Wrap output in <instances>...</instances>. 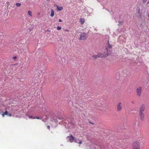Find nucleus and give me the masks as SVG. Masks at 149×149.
I'll return each instance as SVG.
<instances>
[{"label": "nucleus", "instance_id": "obj_1", "mask_svg": "<svg viewBox=\"0 0 149 149\" xmlns=\"http://www.w3.org/2000/svg\"><path fill=\"white\" fill-rule=\"evenodd\" d=\"M87 36L86 33L85 32L82 33H81L79 40H86L87 38Z\"/></svg>", "mask_w": 149, "mask_h": 149}, {"label": "nucleus", "instance_id": "obj_2", "mask_svg": "<svg viewBox=\"0 0 149 149\" xmlns=\"http://www.w3.org/2000/svg\"><path fill=\"white\" fill-rule=\"evenodd\" d=\"M136 92L137 95L138 97L140 96L142 92V87L139 86L136 89Z\"/></svg>", "mask_w": 149, "mask_h": 149}, {"label": "nucleus", "instance_id": "obj_3", "mask_svg": "<svg viewBox=\"0 0 149 149\" xmlns=\"http://www.w3.org/2000/svg\"><path fill=\"white\" fill-rule=\"evenodd\" d=\"M133 149H139V146L138 142H134L133 144Z\"/></svg>", "mask_w": 149, "mask_h": 149}, {"label": "nucleus", "instance_id": "obj_4", "mask_svg": "<svg viewBox=\"0 0 149 149\" xmlns=\"http://www.w3.org/2000/svg\"><path fill=\"white\" fill-rule=\"evenodd\" d=\"M122 103L120 102L118 103L117 105V110L118 111H120L122 110Z\"/></svg>", "mask_w": 149, "mask_h": 149}, {"label": "nucleus", "instance_id": "obj_5", "mask_svg": "<svg viewBox=\"0 0 149 149\" xmlns=\"http://www.w3.org/2000/svg\"><path fill=\"white\" fill-rule=\"evenodd\" d=\"M68 137H69V140L70 143H72L73 141L74 140V138L72 135H70L69 136H68Z\"/></svg>", "mask_w": 149, "mask_h": 149}, {"label": "nucleus", "instance_id": "obj_6", "mask_svg": "<svg viewBox=\"0 0 149 149\" xmlns=\"http://www.w3.org/2000/svg\"><path fill=\"white\" fill-rule=\"evenodd\" d=\"M139 116L140 119L141 120H144V116L143 113L139 112Z\"/></svg>", "mask_w": 149, "mask_h": 149}, {"label": "nucleus", "instance_id": "obj_7", "mask_svg": "<svg viewBox=\"0 0 149 149\" xmlns=\"http://www.w3.org/2000/svg\"><path fill=\"white\" fill-rule=\"evenodd\" d=\"M145 109V107L144 105H142L141 107L139 112L143 113Z\"/></svg>", "mask_w": 149, "mask_h": 149}, {"label": "nucleus", "instance_id": "obj_8", "mask_svg": "<svg viewBox=\"0 0 149 149\" xmlns=\"http://www.w3.org/2000/svg\"><path fill=\"white\" fill-rule=\"evenodd\" d=\"M103 56L100 54H98L97 55H93L92 56L93 58H97L98 57H102Z\"/></svg>", "mask_w": 149, "mask_h": 149}, {"label": "nucleus", "instance_id": "obj_9", "mask_svg": "<svg viewBox=\"0 0 149 149\" xmlns=\"http://www.w3.org/2000/svg\"><path fill=\"white\" fill-rule=\"evenodd\" d=\"M112 46L110 45H109V44L107 46L106 48V49L107 51V52H108L109 50H110L111 49Z\"/></svg>", "mask_w": 149, "mask_h": 149}, {"label": "nucleus", "instance_id": "obj_10", "mask_svg": "<svg viewBox=\"0 0 149 149\" xmlns=\"http://www.w3.org/2000/svg\"><path fill=\"white\" fill-rule=\"evenodd\" d=\"M56 7L57 10L61 11L63 9V7H59L58 5L56 6Z\"/></svg>", "mask_w": 149, "mask_h": 149}, {"label": "nucleus", "instance_id": "obj_11", "mask_svg": "<svg viewBox=\"0 0 149 149\" xmlns=\"http://www.w3.org/2000/svg\"><path fill=\"white\" fill-rule=\"evenodd\" d=\"M54 13L53 10L51 9V13L50 14V16L53 17L54 16Z\"/></svg>", "mask_w": 149, "mask_h": 149}, {"label": "nucleus", "instance_id": "obj_12", "mask_svg": "<svg viewBox=\"0 0 149 149\" xmlns=\"http://www.w3.org/2000/svg\"><path fill=\"white\" fill-rule=\"evenodd\" d=\"M141 13L140 12V9H139L137 12V15L138 17H140L141 16Z\"/></svg>", "mask_w": 149, "mask_h": 149}, {"label": "nucleus", "instance_id": "obj_13", "mask_svg": "<svg viewBox=\"0 0 149 149\" xmlns=\"http://www.w3.org/2000/svg\"><path fill=\"white\" fill-rule=\"evenodd\" d=\"M80 21L81 24H83L85 22V19L83 18H81Z\"/></svg>", "mask_w": 149, "mask_h": 149}, {"label": "nucleus", "instance_id": "obj_14", "mask_svg": "<svg viewBox=\"0 0 149 149\" xmlns=\"http://www.w3.org/2000/svg\"><path fill=\"white\" fill-rule=\"evenodd\" d=\"M28 14L30 16H32V12L31 11H29L28 12Z\"/></svg>", "mask_w": 149, "mask_h": 149}, {"label": "nucleus", "instance_id": "obj_15", "mask_svg": "<svg viewBox=\"0 0 149 149\" xmlns=\"http://www.w3.org/2000/svg\"><path fill=\"white\" fill-rule=\"evenodd\" d=\"M16 5L17 7H19L21 6V4L20 3H17Z\"/></svg>", "mask_w": 149, "mask_h": 149}, {"label": "nucleus", "instance_id": "obj_16", "mask_svg": "<svg viewBox=\"0 0 149 149\" xmlns=\"http://www.w3.org/2000/svg\"><path fill=\"white\" fill-rule=\"evenodd\" d=\"M57 29L58 30H60L61 29V27L60 26H58L57 27Z\"/></svg>", "mask_w": 149, "mask_h": 149}, {"label": "nucleus", "instance_id": "obj_17", "mask_svg": "<svg viewBox=\"0 0 149 149\" xmlns=\"http://www.w3.org/2000/svg\"><path fill=\"white\" fill-rule=\"evenodd\" d=\"M29 118H31L33 119H34L36 118H35L34 117H33L32 116H29Z\"/></svg>", "mask_w": 149, "mask_h": 149}, {"label": "nucleus", "instance_id": "obj_18", "mask_svg": "<svg viewBox=\"0 0 149 149\" xmlns=\"http://www.w3.org/2000/svg\"><path fill=\"white\" fill-rule=\"evenodd\" d=\"M4 113L5 115H7L8 114V111H5Z\"/></svg>", "mask_w": 149, "mask_h": 149}, {"label": "nucleus", "instance_id": "obj_19", "mask_svg": "<svg viewBox=\"0 0 149 149\" xmlns=\"http://www.w3.org/2000/svg\"><path fill=\"white\" fill-rule=\"evenodd\" d=\"M6 3L8 7L10 5V3L8 1L6 2Z\"/></svg>", "mask_w": 149, "mask_h": 149}, {"label": "nucleus", "instance_id": "obj_20", "mask_svg": "<svg viewBox=\"0 0 149 149\" xmlns=\"http://www.w3.org/2000/svg\"><path fill=\"white\" fill-rule=\"evenodd\" d=\"M36 118V119H40V120L42 119V118H39L38 117H37Z\"/></svg>", "mask_w": 149, "mask_h": 149}, {"label": "nucleus", "instance_id": "obj_21", "mask_svg": "<svg viewBox=\"0 0 149 149\" xmlns=\"http://www.w3.org/2000/svg\"><path fill=\"white\" fill-rule=\"evenodd\" d=\"M47 128L49 130H50V126L49 125H48L47 127Z\"/></svg>", "mask_w": 149, "mask_h": 149}, {"label": "nucleus", "instance_id": "obj_22", "mask_svg": "<svg viewBox=\"0 0 149 149\" xmlns=\"http://www.w3.org/2000/svg\"><path fill=\"white\" fill-rule=\"evenodd\" d=\"M147 0H143V2L144 3L146 2L147 1Z\"/></svg>", "mask_w": 149, "mask_h": 149}, {"label": "nucleus", "instance_id": "obj_23", "mask_svg": "<svg viewBox=\"0 0 149 149\" xmlns=\"http://www.w3.org/2000/svg\"><path fill=\"white\" fill-rule=\"evenodd\" d=\"M82 143V142L81 141H80L79 143H78L79 144H81Z\"/></svg>", "mask_w": 149, "mask_h": 149}, {"label": "nucleus", "instance_id": "obj_24", "mask_svg": "<svg viewBox=\"0 0 149 149\" xmlns=\"http://www.w3.org/2000/svg\"><path fill=\"white\" fill-rule=\"evenodd\" d=\"M74 141L75 142V143H77V140L76 139H74Z\"/></svg>", "mask_w": 149, "mask_h": 149}, {"label": "nucleus", "instance_id": "obj_25", "mask_svg": "<svg viewBox=\"0 0 149 149\" xmlns=\"http://www.w3.org/2000/svg\"><path fill=\"white\" fill-rule=\"evenodd\" d=\"M62 20L61 19H59V22H62Z\"/></svg>", "mask_w": 149, "mask_h": 149}, {"label": "nucleus", "instance_id": "obj_26", "mask_svg": "<svg viewBox=\"0 0 149 149\" xmlns=\"http://www.w3.org/2000/svg\"><path fill=\"white\" fill-rule=\"evenodd\" d=\"M17 58V57L16 56H14L13 57V58L14 59H15Z\"/></svg>", "mask_w": 149, "mask_h": 149}, {"label": "nucleus", "instance_id": "obj_27", "mask_svg": "<svg viewBox=\"0 0 149 149\" xmlns=\"http://www.w3.org/2000/svg\"><path fill=\"white\" fill-rule=\"evenodd\" d=\"M7 115L9 116H12V115L10 113V114H8Z\"/></svg>", "mask_w": 149, "mask_h": 149}, {"label": "nucleus", "instance_id": "obj_28", "mask_svg": "<svg viewBox=\"0 0 149 149\" xmlns=\"http://www.w3.org/2000/svg\"><path fill=\"white\" fill-rule=\"evenodd\" d=\"M65 31H69V30H68L67 29H65Z\"/></svg>", "mask_w": 149, "mask_h": 149}, {"label": "nucleus", "instance_id": "obj_29", "mask_svg": "<svg viewBox=\"0 0 149 149\" xmlns=\"http://www.w3.org/2000/svg\"><path fill=\"white\" fill-rule=\"evenodd\" d=\"M4 115H5V114H4V113H3V114H2V116H3H3H4Z\"/></svg>", "mask_w": 149, "mask_h": 149}, {"label": "nucleus", "instance_id": "obj_30", "mask_svg": "<svg viewBox=\"0 0 149 149\" xmlns=\"http://www.w3.org/2000/svg\"><path fill=\"white\" fill-rule=\"evenodd\" d=\"M122 22H122V21H121V22H119V23H122Z\"/></svg>", "mask_w": 149, "mask_h": 149}, {"label": "nucleus", "instance_id": "obj_31", "mask_svg": "<svg viewBox=\"0 0 149 149\" xmlns=\"http://www.w3.org/2000/svg\"><path fill=\"white\" fill-rule=\"evenodd\" d=\"M147 3H148V4H149V1H148L147 2Z\"/></svg>", "mask_w": 149, "mask_h": 149}, {"label": "nucleus", "instance_id": "obj_32", "mask_svg": "<svg viewBox=\"0 0 149 149\" xmlns=\"http://www.w3.org/2000/svg\"><path fill=\"white\" fill-rule=\"evenodd\" d=\"M38 15H39L40 14V13H38Z\"/></svg>", "mask_w": 149, "mask_h": 149}, {"label": "nucleus", "instance_id": "obj_33", "mask_svg": "<svg viewBox=\"0 0 149 149\" xmlns=\"http://www.w3.org/2000/svg\"><path fill=\"white\" fill-rule=\"evenodd\" d=\"M148 17L149 18V15H148Z\"/></svg>", "mask_w": 149, "mask_h": 149}]
</instances>
